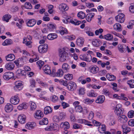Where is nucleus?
<instances>
[{"label":"nucleus","mask_w":134,"mask_h":134,"mask_svg":"<svg viewBox=\"0 0 134 134\" xmlns=\"http://www.w3.org/2000/svg\"><path fill=\"white\" fill-rule=\"evenodd\" d=\"M36 21L34 19H29L26 23L27 25L29 27L33 26L36 24Z\"/></svg>","instance_id":"nucleus-16"},{"label":"nucleus","mask_w":134,"mask_h":134,"mask_svg":"<svg viewBox=\"0 0 134 134\" xmlns=\"http://www.w3.org/2000/svg\"><path fill=\"white\" fill-rule=\"evenodd\" d=\"M43 69L46 74H50L51 73V70L50 67L48 65H45L43 68Z\"/></svg>","instance_id":"nucleus-18"},{"label":"nucleus","mask_w":134,"mask_h":134,"mask_svg":"<svg viewBox=\"0 0 134 134\" xmlns=\"http://www.w3.org/2000/svg\"><path fill=\"white\" fill-rule=\"evenodd\" d=\"M97 95V93L93 91H92L87 93V95L91 97H96Z\"/></svg>","instance_id":"nucleus-47"},{"label":"nucleus","mask_w":134,"mask_h":134,"mask_svg":"<svg viewBox=\"0 0 134 134\" xmlns=\"http://www.w3.org/2000/svg\"><path fill=\"white\" fill-rule=\"evenodd\" d=\"M64 78L67 80H71L73 79V75L70 74H65L64 76Z\"/></svg>","instance_id":"nucleus-35"},{"label":"nucleus","mask_w":134,"mask_h":134,"mask_svg":"<svg viewBox=\"0 0 134 134\" xmlns=\"http://www.w3.org/2000/svg\"><path fill=\"white\" fill-rule=\"evenodd\" d=\"M116 20L119 23H123L125 19V15L122 13L119 14L115 18Z\"/></svg>","instance_id":"nucleus-4"},{"label":"nucleus","mask_w":134,"mask_h":134,"mask_svg":"<svg viewBox=\"0 0 134 134\" xmlns=\"http://www.w3.org/2000/svg\"><path fill=\"white\" fill-rule=\"evenodd\" d=\"M48 48V45L46 44L44 45H40L38 47V52L40 53H44L47 52Z\"/></svg>","instance_id":"nucleus-5"},{"label":"nucleus","mask_w":134,"mask_h":134,"mask_svg":"<svg viewBox=\"0 0 134 134\" xmlns=\"http://www.w3.org/2000/svg\"><path fill=\"white\" fill-rule=\"evenodd\" d=\"M25 60L24 58L21 57L19 58L18 60L15 61L14 63L18 67H20L23 65L25 62Z\"/></svg>","instance_id":"nucleus-6"},{"label":"nucleus","mask_w":134,"mask_h":134,"mask_svg":"<svg viewBox=\"0 0 134 134\" xmlns=\"http://www.w3.org/2000/svg\"><path fill=\"white\" fill-rule=\"evenodd\" d=\"M104 37L107 40L110 41L112 39L113 36L110 34H107L106 35H104Z\"/></svg>","instance_id":"nucleus-44"},{"label":"nucleus","mask_w":134,"mask_h":134,"mask_svg":"<svg viewBox=\"0 0 134 134\" xmlns=\"http://www.w3.org/2000/svg\"><path fill=\"white\" fill-rule=\"evenodd\" d=\"M119 49L121 53L125 52L126 51V46L125 44H122L119 47Z\"/></svg>","instance_id":"nucleus-37"},{"label":"nucleus","mask_w":134,"mask_h":134,"mask_svg":"<svg viewBox=\"0 0 134 134\" xmlns=\"http://www.w3.org/2000/svg\"><path fill=\"white\" fill-rule=\"evenodd\" d=\"M66 48L64 47L63 48H59L58 50L59 60L61 62H64L66 60V58L67 57L68 53L66 52Z\"/></svg>","instance_id":"nucleus-1"},{"label":"nucleus","mask_w":134,"mask_h":134,"mask_svg":"<svg viewBox=\"0 0 134 134\" xmlns=\"http://www.w3.org/2000/svg\"><path fill=\"white\" fill-rule=\"evenodd\" d=\"M59 82L60 84L64 86H66L68 84L67 81H64V80L61 79L60 80Z\"/></svg>","instance_id":"nucleus-54"},{"label":"nucleus","mask_w":134,"mask_h":134,"mask_svg":"<svg viewBox=\"0 0 134 134\" xmlns=\"http://www.w3.org/2000/svg\"><path fill=\"white\" fill-rule=\"evenodd\" d=\"M90 72L93 74L97 73L99 71V68L96 65H91L89 67Z\"/></svg>","instance_id":"nucleus-12"},{"label":"nucleus","mask_w":134,"mask_h":134,"mask_svg":"<svg viewBox=\"0 0 134 134\" xmlns=\"http://www.w3.org/2000/svg\"><path fill=\"white\" fill-rule=\"evenodd\" d=\"M13 109L12 105L9 103H8L5 107V110L7 113H9L12 111Z\"/></svg>","instance_id":"nucleus-17"},{"label":"nucleus","mask_w":134,"mask_h":134,"mask_svg":"<svg viewBox=\"0 0 134 134\" xmlns=\"http://www.w3.org/2000/svg\"><path fill=\"white\" fill-rule=\"evenodd\" d=\"M33 122H29L25 125V127L26 129L29 130L31 129L35 126Z\"/></svg>","instance_id":"nucleus-29"},{"label":"nucleus","mask_w":134,"mask_h":134,"mask_svg":"<svg viewBox=\"0 0 134 134\" xmlns=\"http://www.w3.org/2000/svg\"><path fill=\"white\" fill-rule=\"evenodd\" d=\"M58 97L55 95H54L52 96V101L53 102H57L58 100Z\"/></svg>","instance_id":"nucleus-58"},{"label":"nucleus","mask_w":134,"mask_h":134,"mask_svg":"<svg viewBox=\"0 0 134 134\" xmlns=\"http://www.w3.org/2000/svg\"><path fill=\"white\" fill-rule=\"evenodd\" d=\"M49 29H51V30L55 29L56 28V25L54 24H50L48 26Z\"/></svg>","instance_id":"nucleus-61"},{"label":"nucleus","mask_w":134,"mask_h":134,"mask_svg":"<svg viewBox=\"0 0 134 134\" xmlns=\"http://www.w3.org/2000/svg\"><path fill=\"white\" fill-rule=\"evenodd\" d=\"M79 94L80 95H83L85 93V90L84 88H80L79 90Z\"/></svg>","instance_id":"nucleus-59"},{"label":"nucleus","mask_w":134,"mask_h":134,"mask_svg":"<svg viewBox=\"0 0 134 134\" xmlns=\"http://www.w3.org/2000/svg\"><path fill=\"white\" fill-rule=\"evenodd\" d=\"M59 29L60 30H58V32H59L62 35H64V34L68 33L66 29L62 27H60Z\"/></svg>","instance_id":"nucleus-28"},{"label":"nucleus","mask_w":134,"mask_h":134,"mask_svg":"<svg viewBox=\"0 0 134 134\" xmlns=\"http://www.w3.org/2000/svg\"><path fill=\"white\" fill-rule=\"evenodd\" d=\"M102 92L103 93V94L106 96H109L110 95V93L107 89H103L102 91Z\"/></svg>","instance_id":"nucleus-55"},{"label":"nucleus","mask_w":134,"mask_h":134,"mask_svg":"<svg viewBox=\"0 0 134 134\" xmlns=\"http://www.w3.org/2000/svg\"><path fill=\"white\" fill-rule=\"evenodd\" d=\"M128 125L131 126H134V119H131L128 122Z\"/></svg>","instance_id":"nucleus-60"},{"label":"nucleus","mask_w":134,"mask_h":134,"mask_svg":"<svg viewBox=\"0 0 134 134\" xmlns=\"http://www.w3.org/2000/svg\"><path fill=\"white\" fill-rule=\"evenodd\" d=\"M75 109L76 112L81 113L83 112V108L80 105L76 106Z\"/></svg>","instance_id":"nucleus-33"},{"label":"nucleus","mask_w":134,"mask_h":134,"mask_svg":"<svg viewBox=\"0 0 134 134\" xmlns=\"http://www.w3.org/2000/svg\"><path fill=\"white\" fill-rule=\"evenodd\" d=\"M47 37L48 40H52L56 38L57 37V35L55 33L50 34L48 35Z\"/></svg>","instance_id":"nucleus-24"},{"label":"nucleus","mask_w":134,"mask_h":134,"mask_svg":"<svg viewBox=\"0 0 134 134\" xmlns=\"http://www.w3.org/2000/svg\"><path fill=\"white\" fill-rule=\"evenodd\" d=\"M26 116L24 115H20L19 116L18 119L19 122L20 123L24 124L26 122Z\"/></svg>","instance_id":"nucleus-14"},{"label":"nucleus","mask_w":134,"mask_h":134,"mask_svg":"<svg viewBox=\"0 0 134 134\" xmlns=\"http://www.w3.org/2000/svg\"><path fill=\"white\" fill-rule=\"evenodd\" d=\"M127 83L129 85L131 88L134 87V80H131L127 81Z\"/></svg>","instance_id":"nucleus-45"},{"label":"nucleus","mask_w":134,"mask_h":134,"mask_svg":"<svg viewBox=\"0 0 134 134\" xmlns=\"http://www.w3.org/2000/svg\"><path fill=\"white\" fill-rule=\"evenodd\" d=\"M76 85L74 82L70 81L68 83L66 87L69 90L73 91L76 88Z\"/></svg>","instance_id":"nucleus-8"},{"label":"nucleus","mask_w":134,"mask_h":134,"mask_svg":"<svg viewBox=\"0 0 134 134\" xmlns=\"http://www.w3.org/2000/svg\"><path fill=\"white\" fill-rule=\"evenodd\" d=\"M62 68L64 71H67L69 69V66L68 64L64 63L62 65Z\"/></svg>","instance_id":"nucleus-42"},{"label":"nucleus","mask_w":134,"mask_h":134,"mask_svg":"<svg viewBox=\"0 0 134 134\" xmlns=\"http://www.w3.org/2000/svg\"><path fill=\"white\" fill-rule=\"evenodd\" d=\"M44 63V62L41 60H40L37 61L36 62V64L39 67V69H40L43 66V65Z\"/></svg>","instance_id":"nucleus-48"},{"label":"nucleus","mask_w":134,"mask_h":134,"mask_svg":"<svg viewBox=\"0 0 134 134\" xmlns=\"http://www.w3.org/2000/svg\"><path fill=\"white\" fill-rule=\"evenodd\" d=\"M35 118L37 119H40L43 116V113L40 110H37L34 115Z\"/></svg>","instance_id":"nucleus-11"},{"label":"nucleus","mask_w":134,"mask_h":134,"mask_svg":"<svg viewBox=\"0 0 134 134\" xmlns=\"http://www.w3.org/2000/svg\"><path fill=\"white\" fill-rule=\"evenodd\" d=\"M106 77L109 80L111 81L115 80L116 79V77L113 75H110L108 73L106 74Z\"/></svg>","instance_id":"nucleus-30"},{"label":"nucleus","mask_w":134,"mask_h":134,"mask_svg":"<svg viewBox=\"0 0 134 134\" xmlns=\"http://www.w3.org/2000/svg\"><path fill=\"white\" fill-rule=\"evenodd\" d=\"M121 127L123 129V134H127L131 131V129L126 126L124 124L122 125Z\"/></svg>","instance_id":"nucleus-19"},{"label":"nucleus","mask_w":134,"mask_h":134,"mask_svg":"<svg viewBox=\"0 0 134 134\" xmlns=\"http://www.w3.org/2000/svg\"><path fill=\"white\" fill-rule=\"evenodd\" d=\"M59 9L61 11H66L68 9V7L65 3H62L59 6Z\"/></svg>","instance_id":"nucleus-23"},{"label":"nucleus","mask_w":134,"mask_h":134,"mask_svg":"<svg viewBox=\"0 0 134 134\" xmlns=\"http://www.w3.org/2000/svg\"><path fill=\"white\" fill-rule=\"evenodd\" d=\"M114 28L115 30L120 31L122 30V27L120 24L116 23L114 25Z\"/></svg>","instance_id":"nucleus-32"},{"label":"nucleus","mask_w":134,"mask_h":134,"mask_svg":"<svg viewBox=\"0 0 134 134\" xmlns=\"http://www.w3.org/2000/svg\"><path fill=\"white\" fill-rule=\"evenodd\" d=\"M115 113L117 116H119L123 113V109L122 108V105L121 104H117L115 110Z\"/></svg>","instance_id":"nucleus-3"},{"label":"nucleus","mask_w":134,"mask_h":134,"mask_svg":"<svg viewBox=\"0 0 134 134\" xmlns=\"http://www.w3.org/2000/svg\"><path fill=\"white\" fill-rule=\"evenodd\" d=\"M48 121L47 118H44L40 122V124L41 125H47Z\"/></svg>","instance_id":"nucleus-41"},{"label":"nucleus","mask_w":134,"mask_h":134,"mask_svg":"<svg viewBox=\"0 0 134 134\" xmlns=\"http://www.w3.org/2000/svg\"><path fill=\"white\" fill-rule=\"evenodd\" d=\"M94 115V114L93 112L92 111H91L88 117V119L90 120L92 119L93 118Z\"/></svg>","instance_id":"nucleus-57"},{"label":"nucleus","mask_w":134,"mask_h":134,"mask_svg":"<svg viewBox=\"0 0 134 134\" xmlns=\"http://www.w3.org/2000/svg\"><path fill=\"white\" fill-rule=\"evenodd\" d=\"M16 74L19 75L23 76L24 75L25 71L20 69H18L16 71Z\"/></svg>","instance_id":"nucleus-38"},{"label":"nucleus","mask_w":134,"mask_h":134,"mask_svg":"<svg viewBox=\"0 0 134 134\" xmlns=\"http://www.w3.org/2000/svg\"><path fill=\"white\" fill-rule=\"evenodd\" d=\"M77 16L79 18L82 19L85 18V15L83 12H80L78 13Z\"/></svg>","instance_id":"nucleus-43"},{"label":"nucleus","mask_w":134,"mask_h":134,"mask_svg":"<svg viewBox=\"0 0 134 134\" xmlns=\"http://www.w3.org/2000/svg\"><path fill=\"white\" fill-rule=\"evenodd\" d=\"M105 99L104 96L103 95H100L98 97L95 102L97 103L102 104L104 102Z\"/></svg>","instance_id":"nucleus-15"},{"label":"nucleus","mask_w":134,"mask_h":134,"mask_svg":"<svg viewBox=\"0 0 134 134\" xmlns=\"http://www.w3.org/2000/svg\"><path fill=\"white\" fill-rule=\"evenodd\" d=\"M84 41V39L82 38H78L76 41L77 45L80 47L82 46L83 44Z\"/></svg>","instance_id":"nucleus-20"},{"label":"nucleus","mask_w":134,"mask_h":134,"mask_svg":"<svg viewBox=\"0 0 134 134\" xmlns=\"http://www.w3.org/2000/svg\"><path fill=\"white\" fill-rule=\"evenodd\" d=\"M32 43V42L31 41H27L25 43V45L31 48L32 47V46L31 45Z\"/></svg>","instance_id":"nucleus-63"},{"label":"nucleus","mask_w":134,"mask_h":134,"mask_svg":"<svg viewBox=\"0 0 134 134\" xmlns=\"http://www.w3.org/2000/svg\"><path fill=\"white\" fill-rule=\"evenodd\" d=\"M91 122L86 120L84 124L85 125H86L88 126H93V124H91Z\"/></svg>","instance_id":"nucleus-64"},{"label":"nucleus","mask_w":134,"mask_h":134,"mask_svg":"<svg viewBox=\"0 0 134 134\" xmlns=\"http://www.w3.org/2000/svg\"><path fill=\"white\" fill-rule=\"evenodd\" d=\"M13 41L9 38L5 40L2 43L3 46H6L10 45L13 43Z\"/></svg>","instance_id":"nucleus-34"},{"label":"nucleus","mask_w":134,"mask_h":134,"mask_svg":"<svg viewBox=\"0 0 134 134\" xmlns=\"http://www.w3.org/2000/svg\"><path fill=\"white\" fill-rule=\"evenodd\" d=\"M15 57L14 55L13 54H10L5 57L6 60L7 61H12L15 59Z\"/></svg>","instance_id":"nucleus-25"},{"label":"nucleus","mask_w":134,"mask_h":134,"mask_svg":"<svg viewBox=\"0 0 134 134\" xmlns=\"http://www.w3.org/2000/svg\"><path fill=\"white\" fill-rule=\"evenodd\" d=\"M94 101V99H90L89 98H86L83 100V102L86 104L92 103Z\"/></svg>","instance_id":"nucleus-39"},{"label":"nucleus","mask_w":134,"mask_h":134,"mask_svg":"<svg viewBox=\"0 0 134 134\" xmlns=\"http://www.w3.org/2000/svg\"><path fill=\"white\" fill-rule=\"evenodd\" d=\"M25 6V8L27 9H30L32 8V6L31 3L29 2H26Z\"/></svg>","instance_id":"nucleus-50"},{"label":"nucleus","mask_w":134,"mask_h":134,"mask_svg":"<svg viewBox=\"0 0 134 134\" xmlns=\"http://www.w3.org/2000/svg\"><path fill=\"white\" fill-rule=\"evenodd\" d=\"M67 125V127L68 128L69 127V122H62L60 124V127L62 128H64V125Z\"/></svg>","instance_id":"nucleus-53"},{"label":"nucleus","mask_w":134,"mask_h":134,"mask_svg":"<svg viewBox=\"0 0 134 134\" xmlns=\"http://www.w3.org/2000/svg\"><path fill=\"white\" fill-rule=\"evenodd\" d=\"M44 113L45 114H48L51 113L52 112V109L49 106H47L44 109Z\"/></svg>","instance_id":"nucleus-27"},{"label":"nucleus","mask_w":134,"mask_h":134,"mask_svg":"<svg viewBox=\"0 0 134 134\" xmlns=\"http://www.w3.org/2000/svg\"><path fill=\"white\" fill-rule=\"evenodd\" d=\"M95 15L94 13H88L86 16V20L88 22H90Z\"/></svg>","instance_id":"nucleus-22"},{"label":"nucleus","mask_w":134,"mask_h":134,"mask_svg":"<svg viewBox=\"0 0 134 134\" xmlns=\"http://www.w3.org/2000/svg\"><path fill=\"white\" fill-rule=\"evenodd\" d=\"M30 109L32 110H34L36 108V104L34 102H30Z\"/></svg>","instance_id":"nucleus-46"},{"label":"nucleus","mask_w":134,"mask_h":134,"mask_svg":"<svg viewBox=\"0 0 134 134\" xmlns=\"http://www.w3.org/2000/svg\"><path fill=\"white\" fill-rule=\"evenodd\" d=\"M113 86V89L115 91H118L117 84L115 83H113L111 84Z\"/></svg>","instance_id":"nucleus-52"},{"label":"nucleus","mask_w":134,"mask_h":134,"mask_svg":"<svg viewBox=\"0 0 134 134\" xmlns=\"http://www.w3.org/2000/svg\"><path fill=\"white\" fill-rule=\"evenodd\" d=\"M118 117V121L121 123H125L127 120V118L125 115H122L119 116Z\"/></svg>","instance_id":"nucleus-13"},{"label":"nucleus","mask_w":134,"mask_h":134,"mask_svg":"<svg viewBox=\"0 0 134 134\" xmlns=\"http://www.w3.org/2000/svg\"><path fill=\"white\" fill-rule=\"evenodd\" d=\"M30 85L29 87L30 89L32 90V88H34L36 86L35 81L33 79H31L30 80Z\"/></svg>","instance_id":"nucleus-26"},{"label":"nucleus","mask_w":134,"mask_h":134,"mask_svg":"<svg viewBox=\"0 0 134 134\" xmlns=\"http://www.w3.org/2000/svg\"><path fill=\"white\" fill-rule=\"evenodd\" d=\"M79 58L81 60L88 62H91L92 60V56L89 54H82L80 55Z\"/></svg>","instance_id":"nucleus-2"},{"label":"nucleus","mask_w":134,"mask_h":134,"mask_svg":"<svg viewBox=\"0 0 134 134\" xmlns=\"http://www.w3.org/2000/svg\"><path fill=\"white\" fill-rule=\"evenodd\" d=\"M5 67L6 69L8 70H12L14 68V65L13 63L10 62L6 64Z\"/></svg>","instance_id":"nucleus-21"},{"label":"nucleus","mask_w":134,"mask_h":134,"mask_svg":"<svg viewBox=\"0 0 134 134\" xmlns=\"http://www.w3.org/2000/svg\"><path fill=\"white\" fill-rule=\"evenodd\" d=\"M62 106L63 107V109H65L69 107L70 105L68 104L63 102L62 103Z\"/></svg>","instance_id":"nucleus-56"},{"label":"nucleus","mask_w":134,"mask_h":134,"mask_svg":"<svg viewBox=\"0 0 134 134\" xmlns=\"http://www.w3.org/2000/svg\"><path fill=\"white\" fill-rule=\"evenodd\" d=\"M128 117L130 118L134 117V111L131 110L129 111L128 114Z\"/></svg>","instance_id":"nucleus-49"},{"label":"nucleus","mask_w":134,"mask_h":134,"mask_svg":"<svg viewBox=\"0 0 134 134\" xmlns=\"http://www.w3.org/2000/svg\"><path fill=\"white\" fill-rule=\"evenodd\" d=\"M14 76L13 73L11 72H7L4 73L3 76V78L5 80H8L11 79Z\"/></svg>","instance_id":"nucleus-7"},{"label":"nucleus","mask_w":134,"mask_h":134,"mask_svg":"<svg viewBox=\"0 0 134 134\" xmlns=\"http://www.w3.org/2000/svg\"><path fill=\"white\" fill-rule=\"evenodd\" d=\"M11 16L10 15L6 14L4 15L3 17V19L7 22H8L11 18Z\"/></svg>","instance_id":"nucleus-40"},{"label":"nucleus","mask_w":134,"mask_h":134,"mask_svg":"<svg viewBox=\"0 0 134 134\" xmlns=\"http://www.w3.org/2000/svg\"><path fill=\"white\" fill-rule=\"evenodd\" d=\"M105 127L104 125H101L98 127V131L101 133H104L106 130Z\"/></svg>","instance_id":"nucleus-31"},{"label":"nucleus","mask_w":134,"mask_h":134,"mask_svg":"<svg viewBox=\"0 0 134 134\" xmlns=\"http://www.w3.org/2000/svg\"><path fill=\"white\" fill-rule=\"evenodd\" d=\"M51 125L52 128V129H51V130H52L54 131L57 130L58 129V125L56 124H51Z\"/></svg>","instance_id":"nucleus-62"},{"label":"nucleus","mask_w":134,"mask_h":134,"mask_svg":"<svg viewBox=\"0 0 134 134\" xmlns=\"http://www.w3.org/2000/svg\"><path fill=\"white\" fill-rule=\"evenodd\" d=\"M14 84L15 86L14 88L15 90H20L22 89V82L21 81H16L15 82Z\"/></svg>","instance_id":"nucleus-9"},{"label":"nucleus","mask_w":134,"mask_h":134,"mask_svg":"<svg viewBox=\"0 0 134 134\" xmlns=\"http://www.w3.org/2000/svg\"><path fill=\"white\" fill-rule=\"evenodd\" d=\"M63 72L62 69H59L56 72L55 76L61 77L63 76Z\"/></svg>","instance_id":"nucleus-36"},{"label":"nucleus","mask_w":134,"mask_h":134,"mask_svg":"<svg viewBox=\"0 0 134 134\" xmlns=\"http://www.w3.org/2000/svg\"><path fill=\"white\" fill-rule=\"evenodd\" d=\"M73 127L74 129H82V126L80 125H79L77 123H75L73 125Z\"/></svg>","instance_id":"nucleus-51"},{"label":"nucleus","mask_w":134,"mask_h":134,"mask_svg":"<svg viewBox=\"0 0 134 134\" xmlns=\"http://www.w3.org/2000/svg\"><path fill=\"white\" fill-rule=\"evenodd\" d=\"M19 97L17 96L12 97L10 98V101L11 103L14 105H16L19 103Z\"/></svg>","instance_id":"nucleus-10"}]
</instances>
